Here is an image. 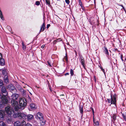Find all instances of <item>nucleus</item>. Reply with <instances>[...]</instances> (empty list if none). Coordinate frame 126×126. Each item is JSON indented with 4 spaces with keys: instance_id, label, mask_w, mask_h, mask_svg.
<instances>
[{
    "instance_id": "nucleus-39",
    "label": "nucleus",
    "mask_w": 126,
    "mask_h": 126,
    "mask_svg": "<svg viewBox=\"0 0 126 126\" xmlns=\"http://www.w3.org/2000/svg\"><path fill=\"white\" fill-rule=\"evenodd\" d=\"M25 126H32L30 123H27L26 124Z\"/></svg>"
},
{
    "instance_id": "nucleus-52",
    "label": "nucleus",
    "mask_w": 126,
    "mask_h": 126,
    "mask_svg": "<svg viewBox=\"0 0 126 126\" xmlns=\"http://www.w3.org/2000/svg\"><path fill=\"white\" fill-rule=\"evenodd\" d=\"M108 102L109 103H110V100H109V99H108Z\"/></svg>"
},
{
    "instance_id": "nucleus-46",
    "label": "nucleus",
    "mask_w": 126,
    "mask_h": 126,
    "mask_svg": "<svg viewBox=\"0 0 126 126\" xmlns=\"http://www.w3.org/2000/svg\"><path fill=\"white\" fill-rule=\"evenodd\" d=\"M50 26V24H48L47 25V29Z\"/></svg>"
},
{
    "instance_id": "nucleus-35",
    "label": "nucleus",
    "mask_w": 126,
    "mask_h": 126,
    "mask_svg": "<svg viewBox=\"0 0 126 126\" xmlns=\"http://www.w3.org/2000/svg\"><path fill=\"white\" fill-rule=\"evenodd\" d=\"M79 4H80V5L82 7V8L83 7V6H82V3H81V0H79Z\"/></svg>"
},
{
    "instance_id": "nucleus-27",
    "label": "nucleus",
    "mask_w": 126,
    "mask_h": 126,
    "mask_svg": "<svg viewBox=\"0 0 126 126\" xmlns=\"http://www.w3.org/2000/svg\"><path fill=\"white\" fill-rule=\"evenodd\" d=\"M22 48L23 49H25L26 48V46L24 45L23 42H22Z\"/></svg>"
},
{
    "instance_id": "nucleus-25",
    "label": "nucleus",
    "mask_w": 126,
    "mask_h": 126,
    "mask_svg": "<svg viewBox=\"0 0 126 126\" xmlns=\"http://www.w3.org/2000/svg\"><path fill=\"white\" fill-rule=\"evenodd\" d=\"M94 126H99V124L98 122L97 121L96 122H94Z\"/></svg>"
},
{
    "instance_id": "nucleus-2",
    "label": "nucleus",
    "mask_w": 126,
    "mask_h": 126,
    "mask_svg": "<svg viewBox=\"0 0 126 126\" xmlns=\"http://www.w3.org/2000/svg\"><path fill=\"white\" fill-rule=\"evenodd\" d=\"M5 111L7 115L10 117L14 112L13 108L9 106H6L5 108Z\"/></svg>"
},
{
    "instance_id": "nucleus-13",
    "label": "nucleus",
    "mask_w": 126,
    "mask_h": 126,
    "mask_svg": "<svg viewBox=\"0 0 126 126\" xmlns=\"http://www.w3.org/2000/svg\"><path fill=\"white\" fill-rule=\"evenodd\" d=\"M4 82L6 84H8L9 83V80L8 79V76L7 75H5L4 79Z\"/></svg>"
},
{
    "instance_id": "nucleus-64",
    "label": "nucleus",
    "mask_w": 126,
    "mask_h": 126,
    "mask_svg": "<svg viewBox=\"0 0 126 126\" xmlns=\"http://www.w3.org/2000/svg\"><path fill=\"white\" fill-rule=\"evenodd\" d=\"M82 9H83V8H82Z\"/></svg>"
},
{
    "instance_id": "nucleus-59",
    "label": "nucleus",
    "mask_w": 126,
    "mask_h": 126,
    "mask_svg": "<svg viewBox=\"0 0 126 126\" xmlns=\"http://www.w3.org/2000/svg\"><path fill=\"white\" fill-rule=\"evenodd\" d=\"M30 93L32 95V94L30 92Z\"/></svg>"
},
{
    "instance_id": "nucleus-1",
    "label": "nucleus",
    "mask_w": 126,
    "mask_h": 126,
    "mask_svg": "<svg viewBox=\"0 0 126 126\" xmlns=\"http://www.w3.org/2000/svg\"><path fill=\"white\" fill-rule=\"evenodd\" d=\"M11 103L14 110L16 111H18L19 109H20V108L18 106V102L16 100L12 99L11 100Z\"/></svg>"
},
{
    "instance_id": "nucleus-20",
    "label": "nucleus",
    "mask_w": 126,
    "mask_h": 126,
    "mask_svg": "<svg viewBox=\"0 0 126 126\" xmlns=\"http://www.w3.org/2000/svg\"><path fill=\"white\" fill-rule=\"evenodd\" d=\"M0 126H6V124L3 121L0 122Z\"/></svg>"
},
{
    "instance_id": "nucleus-37",
    "label": "nucleus",
    "mask_w": 126,
    "mask_h": 126,
    "mask_svg": "<svg viewBox=\"0 0 126 126\" xmlns=\"http://www.w3.org/2000/svg\"><path fill=\"white\" fill-rule=\"evenodd\" d=\"M112 118L113 120L114 121L115 120L116 118V116L115 115H114L112 116Z\"/></svg>"
},
{
    "instance_id": "nucleus-42",
    "label": "nucleus",
    "mask_w": 126,
    "mask_h": 126,
    "mask_svg": "<svg viewBox=\"0 0 126 126\" xmlns=\"http://www.w3.org/2000/svg\"><path fill=\"white\" fill-rule=\"evenodd\" d=\"M101 69L102 70V71L104 73V74H105V71H104V69H103L102 68V67H100Z\"/></svg>"
},
{
    "instance_id": "nucleus-62",
    "label": "nucleus",
    "mask_w": 126,
    "mask_h": 126,
    "mask_svg": "<svg viewBox=\"0 0 126 126\" xmlns=\"http://www.w3.org/2000/svg\"><path fill=\"white\" fill-rule=\"evenodd\" d=\"M48 76V75H47V77Z\"/></svg>"
},
{
    "instance_id": "nucleus-10",
    "label": "nucleus",
    "mask_w": 126,
    "mask_h": 126,
    "mask_svg": "<svg viewBox=\"0 0 126 126\" xmlns=\"http://www.w3.org/2000/svg\"><path fill=\"white\" fill-rule=\"evenodd\" d=\"M111 104H114L116 101L115 96H113V97L112 95V94L111 95Z\"/></svg>"
},
{
    "instance_id": "nucleus-23",
    "label": "nucleus",
    "mask_w": 126,
    "mask_h": 126,
    "mask_svg": "<svg viewBox=\"0 0 126 126\" xmlns=\"http://www.w3.org/2000/svg\"><path fill=\"white\" fill-rule=\"evenodd\" d=\"M30 106L31 109H33L35 108V105L33 104H31L30 105Z\"/></svg>"
},
{
    "instance_id": "nucleus-11",
    "label": "nucleus",
    "mask_w": 126,
    "mask_h": 126,
    "mask_svg": "<svg viewBox=\"0 0 126 126\" xmlns=\"http://www.w3.org/2000/svg\"><path fill=\"white\" fill-rule=\"evenodd\" d=\"M13 113L14 114H13V116L14 118H16L18 117L19 118L20 114L18 112H15L14 111Z\"/></svg>"
},
{
    "instance_id": "nucleus-41",
    "label": "nucleus",
    "mask_w": 126,
    "mask_h": 126,
    "mask_svg": "<svg viewBox=\"0 0 126 126\" xmlns=\"http://www.w3.org/2000/svg\"><path fill=\"white\" fill-rule=\"evenodd\" d=\"M65 1L66 3L67 4H69V0H65Z\"/></svg>"
},
{
    "instance_id": "nucleus-61",
    "label": "nucleus",
    "mask_w": 126,
    "mask_h": 126,
    "mask_svg": "<svg viewBox=\"0 0 126 126\" xmlns=\"http://www.w3.org/2000/svg\"><path fill=\"white\" fill-rule=\"evenodd\" d=\"M42 75V76H44V75Z\"/></svg>"
},
{
    "instance_id": "nucleus-58",
    "label": "nucleus",
    "mask_w": 126,
    "mask_h": 126,
    "mask_svg": "<svg viewBox=\"0 0 126 126\" xmlns=\"http://www.w3.org/2000/svg\"><path fill=\"white\" fill-rule=\"evenodd\" d=\"M94 78L95 79V76H94ZM95 81H96V80H95Z\"/></svg>"
},
{
    "instance_id": "nucleus-43",
    "label": "nucleus",
    "mask_w": 126,
    "mask_h": 126,
    "mask_svg": "<svg viewBox=\"0 0 126 126\" xmlns=\"http://www.w3.org/2000/svg\"><path fill=\"white\" fill-rule=\"evenodd\" d=\"M7 28L10 31V30L11 28V27L9 26H7Z\"/></svg>"
},
{
    "instance_id": "nucleus-3",
    "label": "nucleus",
    "mask_w": 126,
    "mask_h": 126,
    "mask_svg": "<svg viewBox=\"0 0 126 126\" xmlns=\"http://www.w3.org/2000/svg\"><path fill=\"white\" fill-rule=\"evenodd\" d=\"M24 98H22L20 99L19 101V105L20 107V109H24V107L26 106L27 103L26 102V99H25V101H24Z\"/></svg>"
},
{
    "instance_id": "nucleus-22",
    "label": "nucleus",
    "mask_w": 126,
    "mask_h": 126,
    "mask_svg": "<svg viewBox=\"0 0 126 126\" xmlns=\"http://www.w3.org/2000/svg\"><path fill=\"white\" fill-rule=\"evenodd\" d=\"M21 90L22 91V93L23 94V95L24 96L26 94V91H25L22 89H21Z\"/></svg>"
},
{
    "instance_id": "nucleus-30",
    "label": "nucleus",
    "mask_w": 126,
    "mask_h": 126,
    "mask_svg": "<svg viewBox=\"0 0 126 126\" xmlns=\"http://www.w3.org/2000/svg\"><path fill=\"white\" fill-rule=\"evenodd\" d=\"M28 101L29 102H31V98L29 95L28 96Z\"/></svg>"
},
{
    "instance_id": "nucleus-33",
    "label": "nucleus",
    "mask_w": 126,
    "mask_h": 126,
    "mask_svg": "<svg viewBox=\"0 0 126 126\" xmlns=\"http://www.w3.org/2000/svg\"><path fill=\"white\" fill-rule=\"evenodd\" d=\"M70 73L72 76H73V71L72 69H71L70 70Z\"/></svg>"
},
{
    "instance_id": "nucleus-19",
    "label": "nucleus",
    "mask_w": 126,
    "mask_h": 126,
    "mask_svg": "<svg viewBox=\"0 0 126 126\" xmlns=\"http://www.w3.org/2000/svg\"><path fill=\"white\" fill-rule=\"evenodd\" d=\"M45 28V23H44L43 24V25H42L41 27V28L40 32H41V31L42 29V31H43L44 30Z\"/></svg>"
},
{
    "instance_id": "nucleus-48",
    "label": "nucleus",
    "mask_w": 126,
    "mask_h": 126,
    "mask_svg": "<svg viewBox=\"0 0 126 126\" xmlns=\"http://www.w3.org/2000/svg\"><path fill=\"white\" fill-rule=\"evenodd\" d=\"M45 46V45H43L42 46H41V47L42 48H43Z\"/></svg>"
},
{
    "instance_id": "nucleus-15",
    "label": "nucleus",
    "mask_w": 126,
    "mask_h": 126,
    "mask_svg": "<svg viewBox=\"0 0 126 126\" xmlns=\"http://www.w3.org/2000/svg\"><path fill=\"white\" fill-rule=\"evenodd\" d=\"M0 63L2 66H3L5 65V62L3 58L0 59Z\"/></svg>"
},
{
    "instance_id": "nucleus-8",
    "label": "nucleus",
    "mask_w": 126,
    "mask_h": 126,
    "mask_svg": "<svg viewBox=\"0 0 126 126\" xmlns=\"http://www.w3.org/2000/svg\"><path fill=\"white\" fill-rule=\"evenodd\" d=\"M19 96V95L18 94L14 93L11 95V97L12 99L16 100L17 99Z\"/></svg>"
},
{
    "instance_id": "nucleus-60",
    "label": "nucleus",
    "mask_w": 126,
    "mask_h": 126,
    "mask_svg": "<svg viewBox=\"0 0 126 126\" xmlns=\"http://www.w3.org/2000/svg\"><path fill=\"white\" fill-rule=\"evenodd\" d=\"M76 55H77V52H76Z\"/></svg>"
},
{
    "instance_id": "nucleus-6",
    "label": "nucleus",
    "mask_w": 126,
    "mask_h": 126,
    "mask_svg": "<svg viewBox=\"0 0 126 126\" xmlns=\"http://www.w3.org/2000/svg\"><path fill=\"white\" fill-rule=\"evenodd\" d=\"M5 114V111L2 110H0V119L3 120L4 118Z\"/></svg>"
},
{
    "instance_id": "nucleus-17",
    "label": "nucleus",
    "mask_w": 126,
    "mask_h": 126,
    "mask_svg": "<svg viewBox=\"0 0 126 126\" xmlns=\"http://www.w3.org/2000/svg\"><path fill=\"white\" fill-rule=\"evenodd\" d=\"M80 59L81 60V63L82 64V65H83V67L84 68H85V66H84V60L83 59V58L81 56L80 57Z\"/></svg>"
},
{
    "instance_id": "nucleus-49",
    "label": "nucleus",
    "mask_w": 126,
    "mask_h": 126,
    "mask_svg": "<svg viewBox=\"0 0 126 126\" xmlns=\"http://www.w3.org/2000/svg\"><path fill=\"white\" fill-rule=\"evenodd\" d=\"M123 55H121V58L122 60L123 61Z\"/></svg>"
},
{
    "instance_id": "nucleus-54",
    "label": "nucleus",
    "mask_w": 126,
    "mask_h": 126,
    "mask_svg": "<svg viewBox=\"0 0 126 126\" xmlns=\"http://www.w3.org/2000/svg\"><path fill=\"white\" fill-rule=\"evenodd\" d=\"M93 119L94 122V116H93Z\"/></svg>"
},
{
    "instance_id": "nucleus-45",
    "label": "nucleus",
    "mask_w": 126,
    "mask_h": 126,
    "mask_svg": "<svg viewBox=\"0 0 126 126\" xmlns=\"http://www.w3.org/2000/svg\"><path fill=\"white\" fill-rule=\"evenodd\" d=\"M2 58V55L0 53V59Z\"/></svg>"
},
{
    "instance_id": "nucleus-53",
    "label": "nucleus",
    "mask_w": 126,
    "mask_h": 126,
    "mask_svg": "<svg viewBox=\"0 0 126 126\" xmlns=\"http://www.w3.org/2000/svg\"><path fill=\"white\" fill-rule=\"evenodd\" d=\"M64 94H61V95H60V96H64Z\"/></svg>"
},
{
    "instance_id": "nucleus-28",
    "label": "nucleus",
    "mask_w": 126,
    "mask_h": 126,
    "mask_svg": "<svg viewBox=\"0 0 126 126\" xmlns=\"http://www.w3.org/2000/svg\"><path fill=\"white\" fill-rule=\"evenodd\" d=\"M26 123L25 121H24V120H22V121L21 122V125H25L26 124Z\"/></svg>"
},
{
    "instance_id": "nucleus-18",
    "label": "nucleus",
    "mask_w": 126,
    "mask_h": 126,
    "mask_svg": "<svg viewBox=\"0 0 126 126\" xmlns=\"http://www.w3.org/2000/svg\"><path fill=\"white\" fill-rule=\"evenodd\" d=\"M14 124L15 126H20L21 123L19 121H18L15 122Z\"/></svg>"
},
{
    "instance_id": "nucleus-51",
    "label": "nucleus",
    "mask_w": 126,
    "mask_h": 126,
    "mask_svg": "<svg viewBox=\"0 0 126 126\" xmlns=\"http://www.w3.org/2000/svg\"><path fill=\"white\" fill-rule=\"evenodd\" d=\"M93 112V115H94V110L92 108H91Z\"/></svg>"
},
{
    "instance_id": "nucleus-36",
    "label": "nucleus",
    "mask_w": 126,
    "mask_h": 126,
    "mask_svg": "<svg viewBox=\"0 0 126 126\" xmlns=\"http://www.w3.org/2000/svg\"><path fill=\"white\" fill-rule=\"evenodd\" d=\"M46 2L47 4L49 5L50 4L49 1L48 0H46Z\"/></svg>"
},
{
    "instance_id": "nucleus-50",
    "label": "nucleus",
    "mask_w": 126,
    "mask_h": 126,
    "mask_svg": "<svg viewBox=\"0 0 126 126\" xmlns=\"http://www.w3.org/2000/svg\"><path fill=\"white\" fill-rule=\"evenodd\" d=\"M57 42V40H54L53 42V44H55V43L56 42Z\"/></svg>"
},
{
    "instance_id": "nucleus-14",
    "label": "nucleus",
    "mask_w": 126,
    "mask_h": 126,
    "mask_svg": "<svg viewBox=\"0 0 126 126\" xmlns=\"http://www.w3.org/2000/svg\"><path fill=\"white\" fill-rule=\"evenodd\" d=\"M33 116L31 114L28 115L27 116V119L28 121H30L33 119Z\"/></svg>"
},
{
    "instance_id": "nucleus-24",
    "label": "nucleus",
    "mask_w": 126,
    "mask_h": 126,
    "mask_svg": "<svg viewBox=\"0 0 126 126\" xmlns=\"http://www.w3.org/2000/svg\"><path fill=\"white\" fill-rule=\"evenodd\" d=\"M0 16L1 19L2 20H4V18L3 16V15L2 12L0 10Z\"/></svg>"
},
{
    "instance_id": "nucleus-26",
    "label": "nucleus",
    "mask_w": 126,
    "mask_h": 126,
    "mask_svg": "<svg viewBox=\"0 0 126 126\" xmlns=\"http://www.w3.org/2000/svg\"><path fill=\"white\" fill-rule=\"evenodd\" d=\"M3 81L2 80L0 79V87L3 86Z\"/></svg>"
},
{
    "instance_id": "nucleus-56",
    "label": "nucleus",
    "mask_w": 126,
    "mask_h": 126,
    "mask_svg": "<svg viewBox=\"0 0 126 126\" xmlns=\"http://www.w3.org/2000/svg\"><path fill=\"white\" fill-rule=\"evenodd\" d=\"M68 73H66V74H65V75H68Z\"/></svg>"
},
{
    "instance_id": "nucleus-31",
    "label": "nucleus",
    "mask_w": 126,
    "mask_h": 126,
    "mask_svg": "<svg viewBox=\"0 0 126 126\" xmlns=\"http://www.w3.org/2000/svg\"><path fill=\"white\" fill-rule=\"evenodd\" d=\"M6 72V70L5 69H3L2 70V74L4 75Z\"/></svg>"
},
{
    "instance_id": "nucleus-5",
    "label": "nucleus",
    "mask_w": 126,
    "mask_h": 126,
    "mask_svg": "<svg viewBox=\"0 0 126 126\" xmlns=\"http://www.w3.org/2000/svg\"><path fill=\"white\" fill-rule=\"evenodd\" d=\"M8 95H6L4 94H3L1 97V101L3 104H6L8 103Z\"/></svg>"
},
{
    "instance_id": "nucleus-55",
    "label": "nucleus",
    "mask_w": 126,
    "mask_h": 126,
    "mask_svg": "<svg viewBox=\"0 0 126 126\" xmlns=\"http://www.w3.org/2000/svg\"><path fill=\"white\" fill-rule=\"evenodd\" d=\"M123 8V9H124V7H123V6L122 5H121Z\"/></svg>"
},
{
    "instance_id": "nucleus-29",
    "label": "nucleus",
    "mask_w": 126,
    "mask_h": 126,
    "mask_svg": "<svg viewBox=\"0 0 126 126\" xmlns=\"http://www.w3.org/2000/svg\"><path fill=\"white\" fill-rule=\"evenodd\" d=\"M64 58L65 59L66 61V62H67L68 61V59L67 58L66 53V54Z\"/></svg>"
},
{
    "instance_id": "nucleus-47",
    "label": "nucleus",
    "mask_w": 126,
    "mask_h": 126,
    "mask_svg": "<svg viewBox=\"0 0 126 126\" xmlns=\"http://www.w3.org/2000/svg\"><path fill=\"white\" fill-rule=\"evenodd\" d=\"M47 63L49 66H51V65L50 64V63L48 61H47Z\"/></svg>"
},
{
    "instance_id": "nucleus-9",
    "label": "nucleus",
    "mask_w": 126,
    "mask_h": 126,
    "mask_svg": "<svg viewBox=\"0 0 126 126\" xmlns=\"http://www.w3.org/2000/svg\"><path fill=\"white\" fill-rule=\"evenodd\" d=\"M1 92L2 94H5V95H8L5 86H3L1 89Z\"/></svg>"
},
{
    "instance_id": "nucleus-4",
    "label": "nucleus",
    "mask_w": 126,
    "mask_h": 126,
    "mask_svg": "<svg viewBox=\"0 0 126 126\" xmlns=\"http://www.w3.org/2000/svg\"><path fill=\"white\" fill-rule=\"evenodd\" d=\"M6 88L7 89H8L12 93H16L17 90L13 84H10L6 86Z\"/></svg>"
},
{
    "instance_id": "nucleus-32",
    "label": "nucleus",
    "mask_w": 126,
    "mask_h": 126,
    "mask_svg": "<svg viewBox=\"0 0 126 126\" xmlns=\"http://www.w3.org/2000/svg\"><path fill=\"white\" fill-rule=\"evenodd\" d=\"M47 82H48V86H49V89H50V91L51 92H52V90L51 89V86H50L49 82L48 81V80H47Z\"/></svg>"
},
{
    "instance_id": "nucleus-34",
    "label": "nucleus",
    "mask_w": 126,
    "mask_h": 126,
    "mask_svg": "<svg viewBox=\"0 0 126 126\" xmlns=\"http://www.w3.org/2000/svg\"><path fill=\"white\" fill-rule=\"evenodd\" d=\"M35 4H36L37 5H39L40 4V3L39 1H36L35 2Z\"/></svg>"
},
{
    "instance_id": "nucleus-38",
    "label": "nucleus",
    "mask_w": 126,
    "mask_h": 126,
    "mask_svg": "<svg viewBox=\"0 0 126 126\" xmlns=\"http://www.w3.org/2000/svg\"><path fill=\"white\" fill-rule=\"evenodd\" d=\"M7 120V121L8 122H10L12 121V119L10 118H8Z\"/></svg>"
},
{
    "instance_id": "nucleus-12",
    "label": "nucleus",
    "mask_w": 126,
    "mask_h": 126,
    "mask_svg": "<svg viewBox=\"0 0 126 126\" xmlns=\"http://www.w3.org/2000/svg\"><path fill=\"white\" fill-rule=\"evenodd\" d=\"M27 115L23 113H21L20 114L19 118H22L23 119H27Z\"/></svg>"
},
{
    "instance_id": "nucleus-63",
    "label": "nucleus",
    "mask_w": 126,
    "mask_h": 126,
    "mask_svg": "<svg viewBox=\"0 0 126 126\" xmlns=\"http://www.w3.org/2000/svg\"><path fill=\"white\" fill-rule=\"evenodd\" d=\"M37 88H39V87H37Z\"/></svg>"
},
{
    "instance_id": "nucleus-57",
    "label": "nucleus",
    "mask_w": 126,
    "mask_h": 126,
    "mask_svg": "<svg viewBox=\"0 0 126 126\" xmlns=\"http://www.w3.org/2000/svg\"><path fill=\"white\" fill-rule=\"evenodd\" d=\"M60 98L61 99H63V98L62 97L60 96Z\"/></svg>"
},
{
    "instance_id": "nucleus-21",
    "label": "nucleus",
    "mask_w": 126,
    "mask_h": 126,
    "mask_svg": "<svg viewBox=\"0 0 126 126\" xmlns=\"http://www.w3.org/2000/svg\"><path fill=\"white\" fill-rule=\"evenodd\" d=\"M105 49L104 51V52H105V53L106 54L109 55V53L108 52V50L107 48L106 47H104Z\"/></svg>"
},
{
    "instance_id": "nucleus-40",
    "label": "nucleus",
    "mask_w": 126,
    "mask_h": 126,
    "mask_svg": "<svg viewBox=\"0 0 126 126\" xmlns=\"http://www.w3.org/2000/svg\"><path fill=\"white\" fill-rule=\"evenodd\" d=\"M123 117L125 120L126 121V118L125 116V115L124 114H122Z\"/></svg>"
},
{
    "instance_id": "nucleus-16",
    "label": "nucleus",
    "mask_w": 126,
    "mask_h": 126,
    "mask_svg": "<svg viewBox=\"0 0 126 126\" xmlns=\"http://www.w3.org/2000/svg\"><path fill=\"white\" fill-rule=\"evenodd\" d=\"M79 110L81 113L82 114L83 113V105L82 104H80L79 105Z\"/></svg>"
},
{
    "instance_id": "nucleus-7",
    "label": "nucleus",
    "mask_w": 126,
    "mask_h": 126,
    "mask_svg": "<svg viewBox=\"0 0 126 126\" xmlns=\"http://www.w3.org/2000/svg\"><path fill=\"white\" fill-rule=\"evenodd\" d=\"M36 118L37 119H39L41 121H42L43 119L42 113L39 112L37 113Z\"/></svg>"
},
{
    "instance_id": "nucleus-44",
    "label": "nucleus",
    "mask_w": 126,
    "mask_h": 126,
    "mask_svg": "<svg viewBox=\"0 0 126 126\" xmlns=\"http://www.w3.org/2000/svg\"><path fill=\"white\" fill-rule=\"evenodd\" d=\"M62 39L61 38H59L57 39V42L58 41H61L62 40Z\"/></svg>"
}]
</instances>
